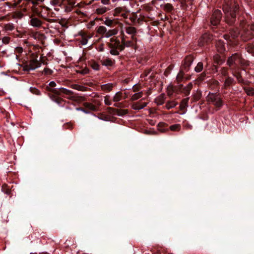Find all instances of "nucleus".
<instances>
[{"mask_svg": "<svg viewBox=\"0 0 254 254\" xmlns=\"http://www.w3.org/2000/svg\"><path fill=\"white\" fill-rule=\"evenodd\" d=\"M238 4L231 0L225 2L223 10L225 13V19L227 23L232 24L236 20V13L238 9Z\"/></svg>", "mask_w": 254, "mask_h": 254, "instance_id": "1", "label": "nucleus"}, {"mask_svg": "<svg viewBox=\"0 0 254 254\" xmlns=\"http://www.w3.org/2000/svg\"><path fill=\"white\" fill-rule=\"evenodd\" d=\"M56 82L54 81H52L49 83V86H47V88L49 91L53 92L55 94L60 95L63 93L66 95L67 98L69 99L74 100L75 99V96L72 91L63 87L59 88H52V87H56Z\"/></svg>", "mask_w": 254, "mask_h": 254, "instance_id": "2", "label": "nucleus"}, {"mask_svg": "<svg viewBox=\"0 0 254 254\" xmlns=\"http://www.w3.org/2000/svg\"><path fill=\"white\" fill-rule=\"evenodd\" d=\"M110 46L111 48L110 53L113 55H118L119 51L123 49V46L120 44L119 40L116 38H112L110 39Z\"/></svg>", "mask_w": 254, "mask_h": 254, "instance_id": "3", "label": "nucleus"}, {"mask_svg": "<svg viewBox=\"0 0 254 254\" xmlns=\"http://www.w3.org/2000/svg\"><path fill=\"white\" fill-rule=\"evenodd\" d=\"M206 98L208 102L213 104L217 107H220L223 105L221 98L219 95L216 93H209Z\"/></svg>", "mask_w": 254, "mask_h": 254, "instance_id": "4", "label": "nucleus"}, {"mask_svg": "<svg viewBox=\"0 0 254 254\" xmlns=\"http://www.w3.org/2000/svg\"><path fill=\"white\" fill-rule=\"evenodd\" d=\"M41 63L37 59H33L29 61L23 66L24 71L34 70L35 69L41 66Z\"/></svg>", "mask_w": 254, "mask_h": 254, "instance_id": "5", "label": "nucleus"}, {"mask_svg": "<svg viewBox=\"0 0 254 254\" xmlns=\"http://www.w3.org/2000/svg\"><path fill=\"white\" fill-rule=\"evenodd\" d=\"M221 15L222 14L220 10H215L211 17V24L214 26L217 25L220 23Z\"/></svg>", "mask_w": 254, "mask_h": 254, "instance_id": "6", "label": "nucleus"}, {"mask_svg": "<svg viewBox=\"0 0 254 254\" xmlns=\"http://www.w3.org/2000/svg\"><path fill=\"white\" fill-rule=\"evenodd\" d=\"M92 36L88 35L84 32H80L79 37L76 39L81 45H85L87 44L89 39L92 38Z\"/></svg>", "mask_w": 254, "mask_h": 254, "instance_id": "7", "label": "nucleus"}, {"mask_svg": "<svg viewBox=\"0 0 254 254\" xmlns=\"http://www.w3.org/2000/svg\"><path fill=\"white\" fill-rule=\"evenodd\" d=\"M212 36L208 33L203 34L198 40V44L199 46H203L205 43L212 40Z\"/></svg>", "mask_w": 254, "mask_h": 254, "instance_id": "8", "label": "nucleus"}, {"mask_svg": "<svg viewBox=\"0 0 254 254\" xmlns=\"http://www.w3.org/2000/svg\"><path fill=\"white\" fill-rule=\"evenodd\" d=\"M241 63L240 56L238 54H235L231 57H229L227 64L230 66L233 64H237Z\"/></svg>", "mask_w": 254, "mask_h": 254, "instance_id": "9", "label": "nucleus"}, {"mask_svg": "<svg viewBox=\"0 0 254 254\" xmlns=\"http://www.w3.org/2000/svg\"><path fill=\"white\" fill-rule=\"evenodd\" d=\"M29 18L30 19L29 23L31 26L39 28L42 26V22L41 20L39 19L38 18L34 17L33 15H30Z\"/></svg>", "mask_w": 254, "mask_h": 254, "instance_id": "10", "label": "nucleus"}, {"mask_svg": "<svg viewBox=\"0 0 254 254\" xmlns=\"http://www.w3.org/2000/svg\"><path fill=\"white\" fill-rule=\"evenodd\" d=\"M113 15L115 16L121 15L123 18H127V14L126 12L124 11V9L122 7H117L114 9Z\"/></svg>", "mask_w": 254, "mask_h": 254, "instance_id": "11", "label": "nucleus"}, {"mask_svg": "<svg viewBox=\"0 0 254 254\" xmlns=\"http://www.w3.org/2000/svg\"><path fill=\"white\" fill-rule=\"evenodd\" d=\"M31 10L33 14L39 17L45 18V17L42 15L40 10V7H37L36 6V5H33V6L31 7Z\"/></svg>", "mask_w": 254, "mask_h": 254, "instance_id": "12", "label": "nucleus"}, {"mask_svg": "<svg viewBox=\"0 0 254 254\" xmlns=\"http://www.w3.org/2000/svg\"><path fill=\"white\" fill-rule=\"evenodd\" d=\"M216 48L218 52L222 53L225 51V47L224 42L219 40L216 42Z\"/></svg>", "mask_w": 254, "mask_h": 254, "instance_id": "13", "label": "nucleus"}, {"mask_svg": "<svg viewBox=\"0 0 254 254\" xmlns=\"http://www.w3.org/2000/svg\"><path fill=\"white\" fill-rule=\"evenodd\" d=\"M160 7L167 12H170L173 9V5L169 3L160 4Z\"/></svg>", "mask_w": 254, "mask_h": 254, "instance_id": "14", "label": "nucleus"}, {"mask_svg": "<svg viewBox=\"0 0 254 254\" xmlns=\"http://www.w3.org/2000/svg\"><path fill=\"white\" fill-rule=\"evenodd\" d=\"M165 100V96L164 94H161L157 97L155 99V102L158 105H162Z\"/></svg>", "mask_w": 254, "mask_h": 254, "instance_id": "15", "label": "nucleus"}, {"mask_svg": "<svg viewBox=\"0 0 254 254\" xmlns=\"http://www.w3.org/2000/svg\"><path fill=\"white\" fill-rule=\"evenodd\" d=\"M113 87V84L111 83L103 84L101 85V89L106 92H109L111 91Z\"/></svg>", "mask_w": 254, "mask_h": 254, "instance_id": "16", "label": "nucleus"}, {"mask_svg": "<svg viewBox=\"0 0 254 254\" xmlns=\"http://www.w3.org/2000/svg\"><path fill=\"white\" fill-rule=\"evenodd\" d=\"M126 33L128 34L131 35L132 38L134 39L133 35L136 33V29L133 27L128 26L126 28Z\"/></svg>", "mask_w": 254, "mask_h": 254, "instance_id": "17", "label": "nucleus"}, {"mask_svg": "<svg viewBox=\"0 0 254 254\" xmlns=\"http://www.w3.org/2000/svg\"><path fill=\"white\" fill-rule=\"evenodd\" d=\"M118 30L116 29H111L107 30L106 34L105 35V37L109 38L112 36L115 35L118 33Z\"/></svg>", "mask_w": 254, "mask_h": 254, "instance_id": "18", "label": "nucleus"}, {"mask_svg": "<svg viewBox=\"0 0 254 254\" xmlns=\"http://www.w3.org/2000/svg\"><path fill=\"white\" fill-rule=\"evenodd\" d=\"M97 32L98 34L102 35L104 37L107 32V28L104 26H99L97 30Z\"/></svg>", "mask_w": 254, "mask_h": 254, "instance_id": "19", "label": "nucleus"}, {"mask_svg": "<svg viewBox=\"0 0 254 254\" xmlns=\"http://www.w3.org/2000/svg\"><path fill=\"white\" fill-rule=\"evenodd\" d=\"M142 93L143 92L142 91H140L133 94L131 97V100L135 101L141 98L142 96Z\"/></svg>", "mask_w": 254, "mask_h": 254, "instance_id": "20", "label": "nucleus"}, {"mask_svg": "<svg viewBox=\"0 0 254 254\" xmlns=\"http://www.w3.org/2000/svg\"><path fill=\"white\" fill-rule=\"evenodd\" d=\"M84 106L86 108L89 109L91 111H95L97 110V107L92 103H85Z\"/></svg>", "mask_w": 254, "mask_h": 254, "instance_id": "21", "label": "nucleus"}, {"mask_svg": "<svg viewBox=\"0 0 254 254\" xmlns=\"http://www.w3.org/2000/svg\"><path fill=\"white\" fill-rule=\"evenodd\" d=\"M122 98V93L120 91L117 92L114 96L113 101L116 102L120 101V100H121Z\"/></svg>", "mask_w": 254, "mask_h": 254, "instance_id": "22", "label": "nucleus"}, {"mask_svg": "<svg viewBox=\"0 0 254 254\" xmlns=\"http://www.w3.org/2000/svg\"><path fill=\"white\" fill-rule=\"evenodd\" d=\"M177 104V103L174 101H169L166 104V108L167 109H170L175 107Z\"/></svg>", "mask_w": 254, "mask_h": 254, "instance_id": "23", "label": "nucleus"}, {"mask_svg": "<svg viewBox=\"0 0 254 254\" xmlns=\"http://www.w3.org/2000/svg\"><path fill=\"white\" fill-rule=\"evenodd\" d=\"M189 98L183 99L180 104V109L184 110L187 106L189 101Z\"/></svg>", "mask_w": 254, "mask_h": 254, "instance_id": "24", "label": "nucleus"}, {"mask_svg": "<svg viewBox=\"0 0 254 254\" xmlns=\"http://www.w3.org/2000/svg\"><path fill=\"white\" fill-rule=\"evenodd\" d=\"M192 62V60L191 57L186 58L184 62L185 67L189 68L191 65Z\"/></svg>", "mask_w": 254, "mask_h": 254, "instance_id": "25", "label": "nucleus"}, {"mask_svg": "<svg viewBox=\"0 0 254 254\" xmlns=\"http://www.w3.org/2000/svg\"><path fill=\"white\" fill-rule=\"evenodd\" d=\"M203 68V64L201 62H199L195 66L194 70L196 72H201Z\"/></svg>", "mask_w": 254, "mask_h": 254, "instance_id": "26", "label": "nucleus"}, {"mask_svg": "<svg viewBox=\"0 0 254 254\" xmlns=\"http://www.w3.org/2000/svg\"><path fill=\"white\" fill-rule=\"evenodd\" d=\"M172 131H178L181 129V125L179 124L173 125L169 127Z\"/></svg>", "mask_w": 254, "mask_h": 254, "instance_id": "27", "label": "nucleus"}, {"mask_svg": "<svg viewBox=\"0 0 254 254\" xmlns=\"http://www.w3.org/2000/svg\"><path fill=\"white\" fill-rule=\"evenodd\" d=\"M114 23V20L110 19L109 17H106L104 21V23L106 25L109 27H111Z\"/></svg>", "mask_w": 254, "mask_h": 254, "instance_id": "28", "label": "nucleus"}, {"mask_svg": "<svg viewBox=\"0 0 254 254\" xmlns=\"http://www.w3.org/2000/svg\"><path fill=\"white\" fill-rule=\"evenodd\" d=\"M4 29L5 31H12L14 29V26L11 23H7L4 26Z\"/></svg>", "mask_w": 254, "mask_h": 254, "instance_id": "29", "label": "nucleus"}, {"mask_svg": "<svg viewBox=\"0 0 254 254\" xmlns=\"http://www.w3.org/2000/svg\"><path fill=\"white\" fill-rule=\"evenodd\" d=\"M231 36L233 38H235L238 37V36L240 34V32L237 30H234L230 32V33Z\"/></svg>", "mask_w": 254, "mask_h": 254, "instance_id": "30", "label": "nucleus"}, {"mask_svg": "<svg viewBox=\"0 0 254 254\" xmlns=\"http://www.w3.org/2000/svg\"><path fill=\"white\" fill-rule=\"evenodd\" d=\"M71 87L74 89L79 91H84V87L78 84H72L71 85Z\"/></svg>", "mask_w": 254, "mask_h": 254, "instance_id": "31", "label": "nucleus"}, {"mask_svg": "<svg viewBox=\"0 0 254 254\" xmlns=\"http://www.w3.org/2000/svg\"><path fill=\"white\" fill-rule=\"evenodd\" d=\"M234 80L231 77H228L225 80L224 85L226 87L230 86L233 82Z\"/></svg>", "mask_w": 254, "mask_h": 254, "instance_id": "32", "label": "nucleus"}, {"mask_svg": "<svg viewBox=\"0 0 254 254\" xmlns=\"http://www.w3.org/2000/svg\"><path fill=\"white\" fill-rule=\"evenodd\" d=\"M132 108L135 110H139L142 109V107H141L140 103H136L132 104Z\"/></svg>", "mask_w": 254, "mask_h": 254, "instance_id": "33", "label": "nucleus"}, {"mask_svg": "<svg viewBox=\"0 0 254 254\" xmlns=\"http://www.w3.org/2000/svg\"><path fill=\"white\" fill-rule=\"evenodd\" d=\"M104 103L107 105H112V101L110 99V96L109 95H106L104 97Z\"/></svg>", "mask_w": 254, "mask_h": 254, "instance_id": "34", "label": "nucleus"}, {"mask_svg": "<svg viewBox=\"0 0 254 254\" xmlns=\"http://www.w3.org/2000/svg\"><path fill=\"white\" fill-rule=\"evenodd\" d=\"M61 3L60 0H51L50 1V3L54 6L60 5Z\"/></svg>", "mask_w": 254, "mask_h": 254, "instance_id": "35", "label": "nucleus"}, {"mask_svg": "<svg viewBox=\"0 0 254 254\" xmlns=\"http://www.w3.org/2000/svg\"><path fill=\"white\" fill-rule=\"evenodd\" d=\"M97 11L99 14H103L107 11V8L105 7L98 8Z\"/></svg>", "mask_w": 254, "mask_h": 254, "instance_id": "36", "label": "nucleus"}, {"mask_svg": "<svg viewBox=\"0 0 254 254\" xmlns=\"http://www.w3.org/2000/svg\"><path fill=\"white\" fill-rule=\"evenodd\" d=\"M134 45V43L131 41H124V45L125 46H126V47H132V46H133Z\"/></svg>", "mask_w": 254, "mask_h": 254, "instance_id": "37", "label": "nucleus"}, {"mask_svg": "<svg viewBox=\"0 0 254 254\" xmlns=\"http://www.w3.org/2000/svg\"><path fill=\"white\" fill-rule=\"evenodd\" d=\"M246 92L248 95H253L254 94V90L253 88H247L245 89Z\"/></svg>", "mask_w": 254, "mask_h": 254, "instance_id": "38", "label": "nucleus"}, {"mask_svg": "<svg viewBox=\"0 0 254 254\" xmlns=\"http://www.w3.org/2000/svg\"><path fill=\"white\" fill-rule=\"evenodd\" d=\"M52 72H53L52 70L48 68H45L43 71V73L46 75L51 74L52 73Z\"/></svg>", "mask_w": 254, "mask_h": 254, "instance_id": "39", "label": "nucleus"}, {"mask_svg": "<svg viewBox=\"0 0 254 254\" xmlns=\"http://www.w3.org/2000/svg\"><path fill=\"white\" fill-rule=\"evenodd\" d=\"M14 51L16 54H21L23 52V48L20 47H17L15 48Z\"/></svg>", "mask_w": 254, "mask_h": 254, "instance_id": "40", "label": "nucleus"}, {"mask_svg": "<svg viewBox=\"0 0 254 254\" xmlns=\"http://www.w3.org/2000/svg\"><path fill=\"white\" fill-rule=\"evenodd\" d=\"M92 67L95 70H98L99 69V65L96 63H93L91 64Z\"/></svg>", "mask_w": 254, "mask_h": 254, "instance_id": "41", "label": "nucleus"}, {"mask_svg": "<svg viewBox=\"0 0 254 254\" xmlns=\"http://www.w3.org/2000/svg\"><path fill=\"white\" fill-rule=\"evenodd\" d=\"M2 42L4 44H8L9 42V38L8 37H4L2 39Z\"/></svg>", "mask_w": 254, "mask_h": 254, "instance_id": "42", "label": "nucleus"}, {"mask_svg": "<svg viewBox=\"0 0 254 254\" xmlns=\"http://www.w3.org/2000/svg\"><path fill=\"white\" fill-rule=\"evenodd\" d=\"M79 72L82 74H86L89 72V69L87 68H85L79 71Z\"/></svg>", "mask_w": 254, "mask_h": 254, "instance_id": "43", "label": "nucleus"}, {"mask_svg": "<svg viewBox=\"0 0 254 254\" xmlns=\"http://www.w3.org/2000/svg\"><path fill=\"white\" fill-rule=\"evenodd\" d=\"M43 0H33L32 4L33 5H37L39 2H42Z\"/></svg>", "mask_w": 254, "mask_h": 254, "instance_id": "44", "label": "nucleus"}, {"mask_svg": "<svg viewBox=\"0 0 254 254\" xmlns=\"http://www.w3.org/2000/svg\"><path fill=\"white\" fill-rule=\"evenodd\" d=\"M110 0H101V2L103 4H108L110 3Z\"/></svg>", "mask_w": 254, "mask_h": 254, "instance_id": "45", "label": "nucleus"}, {"mask_svg": "<svg viewBox=\"0 0 254 254\" xmlns=\"http://www.w3.org/2000/svg\"><path fill=\"white\" fill-rule=\"evenodd\" d=\"M71 10V7L69 6H66L65 8V9H64V11H66V12H69Z\"/></svg>", "mask_w": 254, "mask_h": 254, "instance_id": "46", "label": "nucleus"}, {"mask_svg": "<svg viewBox=\"0 0 254 254\" xmlns=\"http://www.w3.org/2000/svg\"><path fill=\"white\" fill-rule=\"evenodd\" d=\"M105 62H106V65H110L112 64V62L110 60H107Z\"/></svg>", "mask_w": 254, "mask_h": 254, "instance_id": "47", "label": "nucleus"}, {"mask_svg": "<svg viewBox=\"0 0 254 254\" xmlns=\"http://www.w3.org/2000/svg\"><path fill=\"white\" fill-rule=\"evenodd\" d=\"M192 84L191 83H190L189 85H188V86L187 87L188 88V92H189L190 90L191 89V87H192Z\"/></svg>", "mask_w": 254, "mask_h": 254, "instance_id": "48", "label": "nucleus"}, {"mask_svg": "<svg viewBox=\"0 0 254 254\" xmlns=\"http://www.w3.org/2000/svg\"><path fill=\"white\" fill-rule=\"evenodd\" d=\"M242 36L243 37V39L244 40H248L250 38L249 37H245V34H242Z\"/></svg>", "mask_w": 254, "mask_h": 254, "instance_id": "49", "label": "nucleus"}, {"mask_svg": "<svg viewBox=\"0 0 254 254\" xmlns=\"http://www.w3.org/2000/svg\"><path fill=\"white\" fill-rule=\"evenodd\" d=\"M146 105H147V103H142V104L140 103V106H141V107H142V109L143 108H144L145 107H146Z\"/></svg>", "mask_w": 254, "mask_h": 254, "instance_id": "50", "label": "nucleus"}, {"mask_svg": "<svg viewBox=\"0 0 254 254\" xmlns=\"http://www.w3.org/2000/svg\"><path fill=\"white\" fill-rule=\"evenodd\" d=\"M222 73L224 75H226V74H227V71L225 69H223L222 71Z\"/></svg>", "mask_w": 254, "mask_h": 254, "instance_id": "51", "label": "nucleus"}, {"mask_svg": "<svg viewBox=\"0 0 254 254\" xmlns=\"http://www.w3.org/2000/svg\"><path fill=\"white\" fill-rule=\"evenodd\" d=\"M162 1V0H156L154 2L156 4L158 5L159 4L158 2H161Z\"/></svg>", "mask_w": 254, "mask_h": 254, "instance_id": "52", "label": "nucleus"}, {"mask_svg": "<svg viewBox=\"0 0 254 254\" xmlns=\"http://www.w3.org/2000/svg\"><path fill=\"white\" fill-rule=\"evenodd\" d=\"M250 29H251V31H254V24L250 26Z\"/></svg>", "mask_w": 254, "mask_h": 254, "instance_id": "53", "label": "nucleus"}, {"mask_svg": "<svg viewBox=\"0 0 254 254\" xmlns=\"http://www.w3.org/2000/svg\"><path fill=\"white\" fill-rule=\"evenodd\" d=\"M234 75L236 76L239 81H241L240 76L239 75H236L234 74Z\"/></svg>", "mask_w": 254, "mask_h": 254, "instance_id": "54", "label": "nucleus"}, {"mask_svg": "<svg viewBox=\"0 0 254 254\" xmlns=\"http://www.w3.org/2000/svg\"><path fill=\"white\" fill-rule=\"evenodd\" d=\"M77 110H82L83 112H84L86 114H88L89 113V112H88V111H86L85 110L79 109H77Z\"/></svg>", "mask_w": 254, "mask_h": 254, "instance_id": "55", "label": "nucleus"}, {"mask_svg": "<svg viewBox=\"0 0 254 254\" xmlns=\"http://www.w3.org/2000/svg\"><path fill=\"white\" fill-rule=\"evenodd\" d=\"M224 38L226 40H228V39H227V37H228V36L227 35H224L223 36Z\"/></svg>", "mask_w": 254, "mask_h": 254, "instance_id": "56", "label": "nucleus"}, {"mask_svg": "<svg viewBox=\"0 0 254 254\" xmlns=\"http://www.w3.org/2000/svg\"><path fill=\"white\" fill-rule=\"evenodd\" d=\"M246 34V35H249V34H251V33H250V32L248 31V32H246V34Z\"/></svg>", "mask_w": 254, "mask_h": 254, "instance_id": "57", "label": "nucleus"}, {"mask_svg": "<svg viewBox=\"0 0 254 254\" xmlns=\"http://www.w3.org/2000/svg\"><path fill=\"white\" fill-rule=\"evenodd\" d=\"M150 94V92H149V90H148L147 92H146V94L147 95H149Z\"/></svg>", "mask_w": 254, "mask_h": 254, "instance_id": "58", "label": "nucleus"}, {"mask_svg": "<svg viewBox=\"0 0 254 254\" xmlns=\"http://www.w3.org/2000/svg\"><path fill=\"white\" fill-rule=\"evenodd\" d=\"M42 254H48V253H42Z\"/></svg>", "mask_w": 254, "mask_h": 254, "instance_id": "59", "label": "nucleus"}]
</instances>
